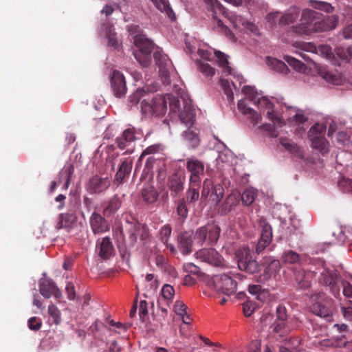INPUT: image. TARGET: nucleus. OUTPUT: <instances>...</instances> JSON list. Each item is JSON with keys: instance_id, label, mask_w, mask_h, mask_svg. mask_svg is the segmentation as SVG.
<instances>
[{"instance_id": "1", "label": "nucleus", "mask_w": 352, "mask_h": 352, "mask_svg": "<svg viewBox=\"0 0 352 352\" xmlns=\"http://www.w3.org/2000/svg\"><path fill=\"white\" fill-rule=\"evenodd\" d=\"M300 20V24L293 27V31L299 35L328 31L338 25V18L336 16L325 18L321 13L312 10H303Z\"/></svg>"}, {"instance_id": "2", "label": "nucleus", "mask_w": 352, "mask_h": 352, "mask_svg": "<svg viewBox=\"0 0 352 352\" xmlns=\"http://www.w3.org/2000/svg\"><path fill=\"white\" fill-rule=\"evenodd\" d=\"M313 302L309 307L311 313L326 322L333 321V316L337 312L336 301L324 292H318L311 296Z\"/></svg>"}, {"instance_id": "3", "label": "nucleus", "mask_w": 352, "mask_h": 352, "mask_svg": "<svg viewBox=\"0 0 352 352\" xmlns=\"http://www.w3.org/2000/svg\"><path fill=\"white\" fill-rule=\"evenodd\" d=\"M134 44L138 49L133 52L135 59L144 67H148L151 63V52L154 49L153 43L143 34L135 35Z\"/></svg>"}, {"instance_id": "4", "label": "nucleus", "mask_w": 352, "mask_h": 352, "mask_svg": "<svg viewBox=\"0 0 352 352\" xmlns=\"http://www.w3.org/2000/svg\"><path fill=\"white\" fill-rule=\"evenodd\" d=\"M166 110L167 100L162 95L157 94L151 99L145 97L141 103V111L145 116H162Z\"/></svg>"}, {"instance_id": "5", "label": "nucleus", "mask_w": 352, "mask_h": 352, "mask_svg": "<svg viewBox=\"0 0 352 352\" xmlns=\"http://www.w3.org/2000/svg\"><path fill=\"white\" fill-rule=\"evenodd\" d=\"M235 255L238 267L241 271H244L248 274H255L261 270L260 265L253 258L249 248H240L236 250Z\"/></svg>"}, {"instance_id": "6", "label": "nucleus", "mask_w": 352, "mask_h": 352, "mask_svg": "<svg viewBox=\"0 0 352 352\" xmlns=\"http://www.w3.org/2000/svg\"><path fill=\"white\" fill-rule=\"evenodd\" d=\"M340 273L336 270L328 268H324L319 277L320 284L324 287H328L331 294L336 298L340 297Z\"/></svg>"}, {"instance_id": "7", "label": "nucleus", "mask_w": 352, "mask_h": 352, "mask_svg": "<svg viewBox=\"0 0 352 352\" xmlns=\"http://www.w3.org/2000/svg\"><path fill=\"white\" fill-rule=\"evenodd\" d=\"M221 229L215 224H207L197 229L195 234V239L201 245L206 243L208 245H213L219 240Z\"/></svg>"}, {"instance_id": "8", "label": "nucleus", "mask_w": 352, "mask_h": 352, "mask_svg": "<svg viewBox=\"0 0 352 352\" xmlns=\"http://www.w3.org/2000/svg\"><path fill=\"white\" fill-rule=\"evenodd\" d=\"M212 284L217 292L227 296H230L236 291V282L227 274L214 276Z\"/></svg>"}, {"instance_id": "9", "label": "nucleus", "mask_w": 352, "mask_h": 352, "mask_svg": "<svg viewBox=\"0 0 352 352\" xmlns=\"http://www.w3.org/2000/svg\"><path fill=\"white\" fill-rule=\"evenodd\" d=\"M186 168L190 173L189 184L191 185H200L201 176L204 174V164L196 157L186 159Z\"/></svg>"}, {"instance_id": "10", "label": "nucleus", "mask_w": 352, "mask_h": 352, "mask_svg": "<svg viewBox=\"0 0 352 352\" xmlns=\"http://www.w3.org/2000/svg\"><path fill=\"white\" fill-rule=\"evenodd\" d=\"M196 258L214 267H223L224 258L214 248H203L195 253Z\"/></svg>"}, {"instance_id": "11", "label": "nucleus", "mask_w": 352, "mask_h": 352, "mask_svg": "<svg viewBox=\"0 0 352 352\" xmlns=\"http://www.w3.org/2000/svg\"><path fill=\"white\" fill-rule=\"evenodd\" d=\"M300 10L298 7H291L284 14L279 17V12H272L267 14L269 22L275 23L278 20L280 25H289L294 23L298 18Z\"/></svg>"}, {"instance_id": "12", "label": "nucleus", "mask_w": 352, "mask_h": 352, "mask_svg": "<svg viewBox=\"0 0 352 352\" xmlns=\"http://www.w3.org/2000/svg\"><path fill=\"white\" fill-rule=\"evenodd\" d=\"M110 184L111 180L107 177H102L96 175L89 179L86 190L91 195L100 194L106 191Z\"/></svg>"}, {"instance_id": "13", "label": "nucleus", "mask_w": 352, "mask_h": 352, "mask_svg": "<svg viewBox=\"0 0 352 352\" xmlns=\"http://www.w3.org/2000/svg\"><path fill=\"white\" fill-rule=\"evenodd\" d=\"M111 87L116 97L121 98L126 93V85L125 78L119 71L113 72L111 78Z\"/></svg>"}, {"instance_id": "14", "label": "nucleus", "mask_w": 352, "mask_h": 352, "mask_svg": "<svg viewBox=\"0 0 352 352\" xmlns=\"http://www.w3.org/2000/svg\"><path fill=\"white\" fill-rule=\"evenodd\" d=\"M89 225L94 234H100L109 230L107 221L100 213L94 212L89 218Z\"/></svg>"}, {"instance_id": "15", "label": "nucleus", "mask_w": 352, "mask_h": 352, "mask_svg": "<svg viewBox=\"0 0 352 352\" xmlns=\"http://www.w3.org/2000/svg\"><path fill=\"white\" fill-rule=\"evenodd\" d=\"M39 291L45 298H50L52 296H54L56 298H60L62 296L55 283L47 278L42 279L40 281Z\"/></svg>"}, {"instance_id": "16", "label": "nucleus", "mask_w": 352, "mask_h": 352, "mask_svg": "<svg viewBox=\"0 0 352 352\" xmlns=\"http://www.w3.org/2000/svg\"><path fill=\"white\" fill-rule=\"evenodd\" d=\"M185 178L179 173H174L168 177L167 188L170 191L171 197H176L184 190Z\"/></svg>"}, {"instance_id": "17", "label": "nucleus", "mask_w": 352, "mask_h": 352, "mask_svg": "<svg viewBox=\"0 0 352 352\" xmlns=\"http://www.w3.org/2000/svg\"><path fill=\"white\" fill-rule=\"evenodd\" d=\"M140 133L133 127L125 129L122 134L118 137L116 140L118 146L124 149L127 146H129L132 142L138 139H140Z\"/></svg>"}, {"instance_id": "18", "label": "nucleus", "mask_w": 352, "mask_h": 352, "mask_svg": "<svg viewBox=\"0 0 352 352\" xmlns=\"http://www.w3.org/2000/svg\"><path fill=\"white\" fill-rule=\"evenodd\" d=\"M132 166V160L127 158L122 161L120 164L118 170L116 174L114 184L118 186L120 184L125 182L130 175Z\"/></svg>"}, {"instance_id": "19", "label": "nucleus", "mask_w": 352, "mask_h": 352, "mask_svg": "<svg viewBox=\"0 0 352 352\" xmlns=\"http://www.w3.org/2000/svg\"><path fill=\"white\" fill-rule=\"evenodd\" d=\"M294 276L299 288L306 289L310 287L311 280L314 277V273L311 271L298 269L294 271Z\"/></svg>"}, {"instance_id": "20", "label": "nucleus", "mask_w": 352, "mask_h": 352, "mask_svg": "<svg viewBox=\"0 0 352 352\" xmlns=\"http://www.w3.org/2000/svg\"><path fill=\"white\" fill-rule=\"evenodd\" d=\"M98 255L104 260L109 259L113 254L114 248L109 237L105 236L98 239L96 243Z\"/></svg>"}, {"instance_id": "21", "label": "nucleus", "mask_w": 352, "mask_h": 352, "mask_svg": "<svg viewBox=\"0 0 352 352\" xmlns=\"http://www.w3.org/2000/svg\"><path fill=\"white\" fill-rule=\"evenodd\" d=\"M122 206V200L118 195L111 197L103 204L102 213L107 217L113 216Z\"/></svg>"}, {"instance_id": "22", "label": "nucleus", "mask_w": 352, "mask_h": 352, "mask_svg": "<svg viewBox=\"0 0 352 352\" xmlns=\"http://www.w3.org/2000/svg\"><path fill=\"white\" fill-rule=\"evenodd\" d=\"M153 58L155 64L159 67L160 73L166 76L168 74V69L171 65V61L167 55L163 54L161 51L156 50L153 53Z\"/></svg>"}, {"instance_id": "23", "label": "nucleus", "mask_w": 352, "mask_h": 352, "mask_svg": "<svg viewBox=\"0 0 352 352\" xmlns=\"http://www.w3.org/2000/svg\"><path fill=\"white\" fill-rule=\"evenodd\" d=\"M178 248L180 252L185 255L192 252V234L184 232L178 236Z\"/></svg>"}, {"instance_id": "24", "label": "nucleus", "mask_w": 352, "mask_h": 352, "mask_svg": "<svg viewBox=\"0 0 352 352\" xmlns=\"http://www.w3.org/2000/svg\"><path fill=\"white\" fill-rule=\"evenodd\" d=\"M182 123L186 126L192 125L195 118V111L190 102H186L182 111L179 115Z\"/></svg>"}, {"instance_id": "25", "label": "nucleus", "mask_w": 352, "mask_h": 352, "mask_svg": "<svg viewBox=\"0 0 352 352\" xmlns=\"http://www.w3.org/2000/svg\"><path fill=\"white\" fill-rule=\"evenodd\" d=\"M76 217L74 214L63 213L59 215L58 221L56 224V229H65L69 232L76 221Z\"/></svg>"}, {"instance_id": "26", "label": "nucleus", "mask_w": 352, "mask_h": 352, "mask_svg": "<svg viewBox=\"0 0 352 352\" xmlns=\"http://www.w3.org/2000/svg\"><path fill=\"white\" fill-rule=\"evenodd\" d=\"M237 105L239 109L243 114L246 115L249 119L251 120V122L252 123L253 126H256L258 124L261 120V115L252 108L248 107L245 100H240L238 102Z\"/></svg>"}, {"instance_id": "27", "label": "nucleus", "mask_w": 352, "mask_h": 352, "mask_svg": "<svg viewBox=\"0 0 352 352\" xmlns=\"http://www.w3.org/2000/svg\"><path fill=\"white\" fill-rule=\"evenodd\" d=\"M272 333L276 336L284 338L288 336L292 330L288 322H274L270 326Z\"/></svg>"}, {"instance_id": "28", "label": "nucleus", "mask_w": 352, "mask_h": 352, "mask_svg": "<svg viewBox=\"0 0 352 352\" xmlns=\"http://www.w3.org/2000/svg\"><path fill=\"white\" fill-rule=\"evenodd\" d=\"M311 142V147L313 148L318 150L322 154L329 152V142L323 136H309Z\"/></svg>"}, {"instance_id": "29", "label": "nucleus", "mask_w": 352, "mask_h": 352, "mask_svg": "<svg viewBox=\"0 0 352 352\" xmlns=\"http://www.w3.org/2000/svg\"><path fill=\"white\" fill-rule=\"evenodd\" d=\"M255 104H257L260 107H265L266 109H267V114L268 118L271 120L276 121L277 122L280 120V119L278 117L274 115L273 111L274 104L270 101L268 98L265 97L259 98L256 100V103Z\"/></svg>"}, {"instance_id": "30", "label": "nucleus", "mask_w": 352, "mask_h": 352, "mask_svg": "<svg viewBox=\"0 0 352 352\" xmlns=\"http://www.w3.org/2000/svg\"><path fill=\"white\" fill-rule=\"evenodd\" d=\"M280 143L286 150L294 154L298 157H304L303 151L294 142L286 138H281Z\"/></svg>"}, {"instance_id": "31", "label": "nucleus", "mask_w": 352, "mask_h": 352, "mask_svg": "<svg viewBox=\"0 0 352 352\" xmlns=\"http://www.w3.org/2000/svg\"><path fill=\"white\" fill-rule=\"evenodd\" d=\"M214 53L215 57L217 58L219 67L223 70V73L225 74V75H232V69L230 66L227 55L220 51H214Z\"/></svg>"}, {"instance_id": "32", "label": "nucleus", "mask_w": 352, "mask_h": 352, "mask_svg": "<svg viewBox=\"0 0 352 352\" xmlns=\"http://www.w3.org/2000/svg\"><path fill=\"white\" fill-rule=\"evenodd\" d=\"M229 19L233 25L236 28H240L242 26L250 31H253L254 28V25L252 23L247 21L241 15L231 14Z\"/></svg>"}, {"instance_id": "33", "label": "nucleus", "mask_w": 352, "mask_h": 352, "mask_svg": "<svg viewBox=\"0 0 352 352\" xmlns=\"http://www.w3.org/2000/svg\"><path fill=\"white\" fill-rule=\"evenodd\" d=\"M154 6L161 12H165L167 16L171 19H175V16L170 6L168 0H151Z\"/></svg>"}, {"instance_id": "34", "label": "nucleus", "mask_w": 352, "mask_h": 352, "mask_svg": "<svg viewBox=\"0 0 352 352\" xmlns=\"http://www.w3.org/2000/svg\"><path fill=\"white\" fill-rule=\"evenodd\" d=\"M176 213L178 216V221L183 223L188 214V209L187 207V202L185 198L179 199L177 201Z\"/></svg>"}, {"instance_id": "35", "label": "nucleus", "mask_w": 352, "mask_h": 352, "mask_svg": "<svg viewBox=\"0 0 352 352\" xmlns=\"http://www.w3.org/2000/svg\"><path fill=\"white\" fill-rule=\"evenodd\" d=\"M280 267V263L278 260L272 261L266 267L264 274L259 276V278H258V282L262 283L268 280L270 278L271 274L273 272L278 271Z\"/></svg>"}, {"instance_id": "36", "label": "nucleus", "mask_w": 352, "mask_h": 352, "mask_svg": "<svg viewBox=\"0 0 352 352\" xmlns=\"http://www.w3.org/2000/svg\"><path fill=\"white\" fill-rule=\"evenodd\" d=\"M143 200L148 204H153L156 201L158 193L153 186H145L142 191Z\"/></svg>"}, {"instance_id": "37", "label": "nucleus", "mask_w": 352, "mask_h": 352, "mask_svg": "<svg viewBox=\"0 0 352 352\" xmlns=\"http://www.w3.org/2000/svg\"><path fill=\"white\" fill-rule=\"evenodd\" d=\"M259 226L261 228V233L260 238L272 241V229L271 226L266 221L264 218L259 219Z\"/></svg>"}, {"instance_id": "38", "label": "nucleus", "mask_w": 352, "mask_h": 352, "mask_svg": "<svg viewBox=\"0 0 352 352\" xmlns=\"http://www.w3.org/2000/svg\"><path fill=\"white\" fill-rule=\"evenodd\" d=\"M200 185H191L189 184V188L186 192V201L188 203H194L199 199Z\"/></svg>"}, {"instance_id": "39", "label": "nucleus", "mask_w": 352, "mask_h": 352, "mask_svg": "<svg viewBox=\"0 0 352 352\" xmlns=\"http://www.w3.org/2000/svg\"><path fill=\"white\" fill-rule=\"evenodd\" d=\"M148 96V89L144 88H138L136 91L129 96V102L131 105H135L139 102L141 99L145 98Z\"/></svg>"}, {"instance_id": "40", "label": "nucleus", "mask_w": 352, "mask_h": 352, "mask_svg": "<svg viewBox=\"0 0 352 352\" xmlns=\"http://www.w3.org/2000/svg\"><path fill=\"white\" fill-rule=\"evenodd\" d=\"M47 312L54 324L59 325L61 323V313L55 305L50 304L48 306Z\"/></svg>"}, {"instance_id": "41", "label": "nucleus", "mask_w": 352, "mask_h": 352, "mask_svg": "<svg viewBox=\"0 0 352 352\" xmlns=\"http://www.w3.org/2000/svg\"><path fill=\"white\" fill-rule=\"evenodd\" d=\"M184 138L191 148H195L199 144V139L197 134L190 129L184 132Z\"/></svg>"}, {"instance_id": "42", "label": "nucleus", "mask_w": 352, "mask_h": 352, "mask_svg": "<svg viewBox=\"0 0 352 352\" xmlns=\"http://www.w3.org/2000/svg\"><path fill=\"white\" fill-rule=\"evenodd\" d=\"M283 262L289 264H295L300 261V255L292 250L285 251L281 256Z\"/></svg>"}, {"instance_id": "43", "label": "nucleus", "mask_w": 352, "mask_h": 352, "mask_svg": "<svg viewBox=\"0 0 352 352\" xmlns=\"http://www.w3.org/2000/svg\"><path fill=\"white\" fill-rule=\"evenodd\" d=\"M320 74L327 82L330 83L338 85L340 82V77L338 75L324 68L320 71Z\"/></svg>"}, {"instance_id": "44", "label": "nucleus", "mask_w": 352, "mask_h": 352, "mask_svg": "<svg viewBox=\"0 0 352 352\" xmlns=\"http://www.w3.org/2000/svg\"><path fill=\"white\" fill-rule=\"evenodd\" d=\"M256 195V191L252 189H248L243 191L241 198L244 204L250 206L254 201Z\"/></svg>"}, {"instance_id": "45", "label": "nucleus", "mask_w": 352, "mask_h": 352, "mask_svg": "<svg viewBox=\"0 0 352 352\" xmlns=\"http://www.w3.org/2000/svg\"><path fill=\"white\" fill-rule=\"evenodd\" d=\"M284 60L296 71L301 72L306 68L303 63L292 56H284Z\"/></svg>"}, {"instance_id": "46", "label": "nucleus", "mask_w": 352, "mask_h": 352, "mask_svg": "<svg viewBox=\"0 0 352 352\" xmlns=\"http://www.w3.org/2000/svg\"><path fill=\"white\" fill-rule=\"evenodd\" d=\"M74 172V168L73 165H69L67 167H65L60 173V177H64L65 179V182L63 186L65 189H67L69 188Z\"/></svg>"}, {"instance_id": "47", "label": "nucleus", "mask_w": 352, "mask_h": 352, "mask_svg": "<svg viewBox=\"0 0 352 352\" xmlns=\"http://www.w3.org/2000/svg\"><path fill=\"white\" fill-rule=\"evenodd\" d=\"M199 70L206 77H212L215 74V69L208 63L204 61H197Z\"/></svg>"}, {"instance_id": "48", "label": "nucleus", "mask_w": 352, "mask_h": 352, "mask_svg": "<svg viewBox=\"0 0 352 352\" xmlns=\"http://www.w3.org/2000/svg\"><path fill=\"white\" fill-rule=\"evenodd\" d=\"M284 345L287 346L291 350L298 351V348L301 344V340L298 337H291L285 338L284 340Z\"/></svg>"}, {"instance_id": "49", "label": "nucleus", "mask_w": 352, "mask_h": 352, "mask_svg": "<svg viewBox=\"0 0 352 352\" xmlns=\"http://www.w3.org/2000/svg\"><path fill=\"white\" fill-rule=\"evenodd\" d=\"M326 132V126L321 124H316L312 127H311L309 131L308 135L309 136H323L324 137V134Z\"/></svg>"}, {"instance_id": "50", "label": "nucleus", "mask_w": 352, "mask_h": 352, "mask_svg": "<svg viewBox=\"0 0 352 352\" xmlns=\"http://www.w3.org/2000/svg\"><path fill=\"white\" fill-rule=\"evenodd\" d=\"M161 292L163 298L167 301V305L168 306L169 302L174 296V288L170 285L166 284L163 286Z\"/></svg>"}, {"instance_id": "51", "label": "nucleus", "mask_w": 352, "mask_h": 352, "mask_svg": "<svg viewBox=\"0 0 352 352\" xmlns=\"http://www.w3.org/2000/svg\"><path fill=\"white\" fill-rule=\"evenodd\" d=\"M172 232V228L170 225L166 224L160 230V238L164 244H166Z\"/></svg>"}, {"instance_id": "52", "label": "nucleus", "mask_w": 352, "mask_h": 352, "mask_svg": "<svg viewBox=\"0 0 352 352\" xmlns=\"http://www.w3.org/2000/svg\"><path fill=\"white\" fill-rule=\"evenodd\" d=\"M242 92L248 97L249 100L253 102L254 104L256 103L258 100V93L254 87L244 86L242 89Z\"/></svg>"}, {"instance_id": "53", "label": "nucleus", "mask_w": 352, "mask_h": 352, "mask_svg": "<svg viewBox=\"0 0 352 352\" xmlns=\"http://www.w3.org/2000/svg\"><path fill=\"white\" fill-rule=\"evenodd\" d=\"M221 86L230 102L234 100V94L228 80L221 79Z\"/></svg>"}, {"instance_id": "54", "label": "nucleus", "mask_w": 352, "mask_h": 352, "mask_svg": "<svg viewBox=\"0 0 352 352\" xmlns=\"http://www.w3.org/2000/svg\"><path fill=\"white\" fill-rule=\"evenodd\" d=\"M214 186V185L211 179H205L203 182L201 196L204 197H208L210 192L212 193Z\"/></svg>"}, {"instance_id": "55", "label": "nucleus", "mask_w": 352, "mask_h": 352, "mask_svg": "<svg viewBox=\"0 0 352 352\" xmlns=\"http://www.w3.org/2000/svg\"><path fill=\"white\" fill-rule=\"evenodd\" d=\"M275 322H288L287 309L285 306L279 305L276 308V318Z\"/></svg>"}, {"instance_id": "56", "label": "nucleus", "mask_w": 352, "mask_h": 352, "mask_svg": "<svg viewBox=\"0 0 352 352\" xmlns=\"http://www.w3.org/2000/svg\"><path fill=\"white\" fill-rule=\"evenodd\" d=\"M256 308V304L252 301H246L243 303V311L245 316H250Z\"/></svg>"}, {"instance_id": "57", "label": "nucleus", "mask_w": 352, "mask_h": 352, "mask_svg": "<svg viewBox=\"0 0 352 352\" xmlns=\"http://www.w3.org/2000/svg\"><path fill=\"white\" fill-rule=\"evenodd\" d=\"M339 187L344 191L352 193V180L346 178H342L338 182Z\"/></svg>"}, {"instance_id": "58", "label": "nucleus", "mask_w": 352, "mask_h": 352, "mask_svg": "<svg viewBox=\"0 0 352 352\" xmlns=\"http://www.w3.org/2000/svg\"><path fill=\"white\" fill-rule=\"evenodd\" d=\"M109 45L114 47L115 49L119 47V42L116 37V33L113 30L109 29L107 32Z\"/></svg>"}, {"instance_id": "59", "label": "nucleus", "mask_w": 352, "mask_h": 352, "mask_svg": "<svg viewBox=\"0 0 352 352\" xmlns=\"http://www.w3.org/2000/svg\"><path fill=\"white\" fill-rule=\"evenodd\" d=\"M42 326L41 320L37 317H32L28 320V327L33 331H38Z\"/></svg>"}, {"instance_id": "60", "label": "nucleus", "mask_w": 352, "mask_h": 352, "mask_svg": "<svg viewBox=\"0 0 352 352\" xmlns=\"http://www.w3.org/2000/svg\"><path fill=\"white\" fill-rule=\"evenodd\" d=\"M343 295L346 298H352V285L347 280L341 281Z\"/></svg>"}, {"instance_id": "61", "label": "nucleus", "mask_w": 352, "mask_h": 352, "mask_svg": "<svg viewBox=\"0 0 352 352\" xmlns=\"http://www.w3.org/2000/svg\"><path fill=\"white\" fill-rule=\"evenodd\" d=\"M349 342L346 340L344 336L340 337L333 338V348H342L344 349L346 347V344Z\"/></svg>"}, {"instance_id": "62", "label": "nucleus", "mask_w": 352, "mask_h": 352, "mask_svg": "<svg viewBox=\"0 0 352 352\" xmlns=\"http://www.w3.org/2000/svg\"><path fill=\"white\" fill-rule=\"evenodd\" d=\"M187 307L182 301H176L174 305V311L177 315H184L186 312Z\"/></svg>"}, {"instance_id": "63", "label": "nucleus", "mask_w": 352, "mask_h": 352, "mask_svg": "<svg viewBox=\"0 0 352 352\" xmlns=\"http://www.w3.org/2000/svg\"><path fill=\"white\" fill-rule=\"evenodd\" d=\"M167 99L169 101L170 111L172 112H177L179 109V100L176 99L175 97H172L170 95L167 96Z\"/></svg>"}, {"instance_id": "64", "label": "nucleus", "mask_w": 352, "mask_h": 352, "mask_svg": "<svg viewBox=\"0 0 352 352\" xmlns=\"http://www.w3.org/2000/svg\"><path fill=\"white\" fill-rule=\"evenodd\" d=\"M271 241L260 238L256 245L255 251L259 254L270 245Z\"/></svg>"}]
</instances>
